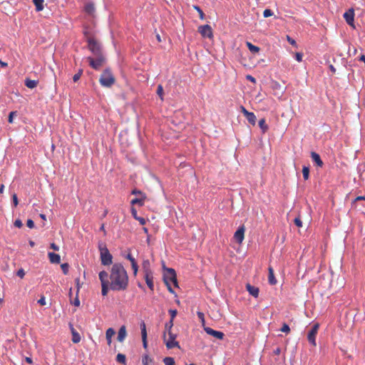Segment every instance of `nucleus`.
<instances>
[{
  "label": "nucleus",
  "mask_w": 365,
  "mask_h": 365,
  "mask_svg": "<svg viewBox=\"0 0 365 365\" xmlns=\"http://www.w3.org/2000/svg\"><path fill=\"white\" fill-rule=\"evenodd\" d=\"M99 279L102 285V294L107 295L109 287L113 290H125L128 287L129 278L128 272L121 263H114L108 274L106 270L99 273Z\"/></svg>",
  "instance_id": "obj_1"
},
{
  "label": "nucleus",
  "mask_w": 365,
  "mask_h": 365,
  "mask_svg": "<svg viewBox=\"0 0 365 365\" xmlns=\"http://www.w3.org/2000/svg\"><path fill=\"white\" fill-rule=\"evenodd\" d=\"M106 58L103 54L101 46L94 37H93V68L98 69L103 66Z\"/></svg>",
  "instance_id": "obj_2"
},
{
  "label": "nucleus",
  "mask_w": 365,
  "mask_h": 365,
  "mask_svg": "<svg viewBox=\"0 0 365 365\" xmlns=\"http://www.w3.org/2000/svg\"><path fill=\"white\" fill-rule=\"evenodd\" d=\"M163 280L168 287L169 292L174 293V289L172 288V284L174 286L178 287V282L175 270L173 269V268H168L165 270L163 274Z\"/></svg>",
  "instance_id": "obj_3"
},
{
  "label": "nucleus",
  "mask_w": 365,
  "mask_h": 365,
  "mask_svg": "<svg viewBox=\"0 0 365 365\" xmlns=\"http://www.w3.org/2000/svg\"><path fill=\"white\" fill-rule=\"evenodd\" d=\"M98 250L102 264L104 265H110L113 262V256L107 248V245L103 242H101L98 245Z\"/></svg>",
  "instance_id": "obj_4"
},
{
  "label": "nucleus",
  "mask_w": 365,
  "mask_h": 365,
  "mask_svg": "<svg viewBox=\"0 0 365 365\" xmlns=\"http://www.w3.org/2000/svg\"><path fill=\"white\" fill-rule=\"evenodd\" d=\"M99 82L102 86L110 87L115 82V78L109 68L104 70L100 76Z\"/></svg>",
  "instance_id": "obj_5"
},
{
  "label": "nucleus",
  "mask_w": 365,
  "mask_h": 365,
  "mask_svg": "<svg viewBox=\"0 0 365 365\" xmlns=\"http://www.w3.org/2000/svg\"><path fill=\"white\" fill-rule=\"evenodd\" d=\"M163 338L167 348L180 347V344L176 340L177 335L172 332V331L168 334H166V332H164Z\"/></svg>",
  "instance_id": "obj_6"
},
{
  "label": "nucleus",
  "mask_w": 365,
  "mask_h": 365,
  "mask_svg": "<svg viewBox=\"0 0 365 365\" xmlns=\"http://www.w3.org/2000/svg\"><path fill=\"white\" fill-rule=\"evenodd\" d=\"M319 324H314L307 334V339L312 346H317L316 336L318 334Z\"/></svg>",
  "instance_id": "obj_7"
},
{
  "label": "nucleus",
  "mask_w": 365,
  "mask_h": 365,
  "mask_svg": "<svg viewBox=\"0 0 365 365\" xmlns=\"http://www.w3.org/2000/svg\"><path fill=\"white\" fill-rule=\"evenodd\" d=\"M198 32H200L203 38H209L210 39L213 38L212 28L210 25H208V24L198 26Z\"/></svg>",
  "instance_id": "obj_8"
},
{
  "label": "nucleus",
  "mask_w": 365,
  "mask_h": 365,
  "mask_svg": "<svg viewBox=\"0 0 365 365\" xmlns=\"http://www.w3.org/2000/svg\"><path fill=\"white\" fill-rule=\"evenodd\" d=\"M240 110L246 117L248 122L251 123V125H255L257 121V117L255 113L249 112V110H247V109H246L245 107H243V106H241Z\"/></svg>",
  "instance_id": "obj_9"
},
{
  "label": "nucleus",
  "mask_w": 365,
  "mask_h": 365,
  "mask_svg": "<svg viewBox=\"0 0 365 365\" xmlns=\"http://www.w3.org/2000/svg\"><path fill=\"white\" fill-rule=\"evenodd\" d=\"M245 227L242 225V226H240L239 228H237V231L234 234V237L235 240L239 242V244H242L245 239Z\"/></svg>",
  "instance_id": "obj_10"
},
{
  "label": "nucleus",
  "mask_w": 365,
  "mask_h": 365,
  "mask_svg": "<svg viewBox=\"0 0 365 365\" xmlns=\"http://www.w3.org/2000/svg\"><path fill=\"white\" fill-rule=\"evenodd\" d=\"M144 278L150 289L153 290L155 285L153 282V274L151 269L146 270V274L144 275Z\"/></svg>",
  "instance_id": "obj_11"
},
{
  "label": "nucleus",
  "mask_w": 365,
  "mask_h": 365,
  "mask_svg": "<svg viewBox=\"0 0 365 365\" xmlns=\"http://www.w3.org/2000/svg\"><path fill=\"white\" fill-rule=\"evenodd\" d=\"M344 17L347 24L354 26V11L351 9L344 12Z\"/></svg>",
  "instance_id": "obj_12"
},
{
  "label": "nucleus",
  "mask_w": 365,
  "mask_h": 365,
  "mask_svg": "<svg viewBox=\"0 0 365 365\" xmlns=\"http://www.w3.org/2000/svg\"><path fill=\"white\" fill-rule=\"evenodd\" d=\"M204 329L207 334L212 335L217 339H223L225 336L223 332H220V331H215V329H212V328L210 327H205Z\"/></svg>",
  "instance_id": "obj_13"
},
{
  "label": "nucleus",
  "mask_w": 365,
  "mask_h": 365,
  "mask_svg": "<svg viewBox=\"0 0 365 365\" xmlns=\"http://www.w3.org/2000/svg\"><path fill=\"white\" fill-rule=\"evenodd\" d=\"M140 329H141V336H142V339H143V347L147 348L148 347L147 329H146V324H145V322L141 323Z\"/></svg>",
  "instance_id": "obj_14"
},
{
  "label": "nucleus",
  "mask_w": 365,
  "mask_h": 365,
  "mask_svg": "<svg viewBox=\"0 0 365 365\" xmlns=\"http://www.w3.org/2000/svg\"><path fill=\"white\" fill-rule=\"evenodd\" d=\"M311 156L312 160L314 162V163L317 164V165L319 167H323L324 163L322 160V158L319 154H317V153H315V151H312Z\"/></svg>",
  "instance_id": "obj_15"
},
{
  "label": "nucleus",
  "mask_w": 365,
  "mask_h": 365,
  "mask_svg": "<svg viewBox=\"0 0 365 365\" xmlns=\"http://www.w3.org/2000/svg\"><path fill=\"white\" fill-rule=\"evenodd\" d=\"M246 289L250 294L255 297H258L259 289H258V287H256V286L251 285V284H247Z\"/></svg>",
  "instance_id": "obj_16"
},
{
  "label": "nucleus",
  "mask_w": 365,
  "mask_h": 365,
  "mask_svg": "<svg viewBox=\"0 0 365 365\" xmlns=\"http://www.w3.org/2000/svg\"><path fill=\"white\" fill-rule=\"evenodd\" d=\"M126 336H127L126 327L123 324V326L120 327V328L118 330V340L120 341V342H123V341L125 340Z\"/></svg>",
  "instance_id": "obj_17"
},
{
  "label": "nucleus",
  "mask_w": 365,
  "mask_h": 365,
  "mask_svg": "<svg viewBox=\"0 0 365 365\" xmlns=\"http://www.w3.org/2000/svg\"><path fill=\"white\" fill-rule=\"evenodd\" d=\"M72 333V341L73 343H78L81 341L80 334L73 328L71 324H69Z\"/></svg>",
  "instance_id": "obj_18"
},
{
  "label": "nucleus",
  "mask_w": 365,
  "mask_h": 365,
  "mask_svg": "<svg viewBox=\"0 0 365 365\" xmlns=\"http://www.w3.org/2000/svg\"><path fill=\"white\" fill-rule=\"evenodd\" d=\"M146 198L145 193L143 192L142 195H140V197H135L131 201L132 204H138V205H144V201Z\"/></svg>",
  "instance_id": "obj_19"
},
{
  "label": "nucleus",
  "mask_w": 365,
  "mask_h": 365,
  "mask_svg": "<svg viewBox=\"0 0 365 365\" xmlns=\"http://www.w3.org/2000/svg\"><path fill=\"white\" fill-rule=\"evenodd\" d=\"M48 258L51 263L54 264H58L61 261L60 255L58 254H56L54 252H49L48 253Z\"/></svg>",
  "instance_id": "obj_20"
},
{
  "label": "nucleus",
  "mask_w": 365,
  "mask_h": 365,
  "mask_svg": "<svg viewBox=\"0 0 365 365\" xmlns=\"http://www.w3.org/2000/svg\"><path fill=\"white\" fill-rule=\"evenodd\" d=\"M38 83V81L36 80H31L29 78H26L24 81V84L26 87L29 88H34L37 86Z\"/></svg>",
  "instance_id": "obj_21"
},
{
  "label": "nucleus",
  "mask_w": 365,
  "mask_h": 365,
  "mask_svg": "<svg viewBox=\"0 0 365 365\" xmlns=\"http://www.w3.org/2000/svg\"><path fill=\"white\" fill-rule=\"evenodd\" d=\"M268 280L271 284H276L277 279L275 278L274 272L272 267H269Z\"/></svg>",
  "instance_id": "obj_22"
},
{
  "label": "nucleus",
  "mask_w": 365,
  "mask_h": 365,
  "mask_svg": "<svg viewBox=\"0 0 365 365\" xmlns=\"http://www.w3.org/2000/svg\"><path fill=\"white\" fill-rule=\"evenodd\" d=\"M115 331L114 328H108L106 331V339L108 344H110L112 341V336L115 335Z\"/></svg>",
  "instance_id": "obj_23"
},
{
  "label": "nucleus",
  "mask_w": 365,
  "mask_h": 365,
  "mask_svg": "<svg viewBox=\"0 0 365 365\" xmlns=\"http://www.w3.org/2000/svg\"><path fill=\"white\" fill-rule=\"evenodd\" d=\"M33 2L36 6V10L37 11H41L43 9L44 0H33Z\"/></svg>",
  "instance_id": "obj_24"
},
{
  "label": "nucleus",
  "mask_w": 365,
  "mask_h": 365,
  "mask_svg": "<svg viewBox=\"0 0 365 365\" xmlns=\"http://www.w3.org/2000/svg\"><path fill=\"white\" fill-rule=\"evenodd\" d=\"M246 46L251 52H253V53H257V52L260 51V48L257 47V46H254L251 42H246Z\"/></svg>",
  "instance_id": "obj_25"
},
{
  "label": "nucleus",
  "mask_w": 365,
  "mask_h": 365,
  "mask_svg": "<svg viewBox=\"0 0 365 365\" xmlns=\"http://www.w3.org/2000/svg\"><path fill=\"white\" fill-rule=\"evenodd\" d=\"M259 128L262 129V132L265 133L269 129L268 125L266 123L265 119H260L258 122Z\"/></svg>",
  "instance_id": "obj_26"
},
{
  "label": "nucleus",
  "mask_w": 365,
  "mask_h": 365,
  "mask_svg": "<svg viewBox=\"0 0 365 365\" xmlns=\"http://www.w3.org/2000/svg\"><path fill=\"white\" fill-rule=\"evenodd\" d=\"M116 360L118 361V363L126 365V356L124 355V354H118L116 356Z\"/></svg>",
  "instance_id": "obj_27"
},
{
  "label": "nucleus",
  "mask_w": 365,
  "mask_h": 365,
  "mask_svg": "<svg viewBox=\"0 0 365 365\" xmlns=\"http://www.w3.org/2000/svg\"><path fill=\"white\" fill-rule=\"evenodd\" d=\"M193 9H195L199 13L201 20H204V19H205V13L203 12L202 9H201L200 7H199V6H197V4H194Z\"/></svg>",
  "instance_id": "obj_28"
},
{
  "label": "nucleus",
  "mask_w": 365,
  "mask_h": 365,
  "mask_svg": "<svg viewBox=\"0 0 365 365\" xmlns=\"http://www.w3.org/2000/svg\"><path fill=\"white\" fill-rule=\"evenodd\" d=\"M173 326V322H172V320L170 319V320L168 321V322H166V324L165 325V330H164V331L166 332V335H168L169 331H170V330H172Z\"/></svg>",
  "instance_id": "obj_29"
},
{
  "label": "nucleus",
  "mask_w": 365,
  "mask_h": 365,
  "mask_svg": "<svg viewBox=\"0 0 365 365\" xmlns=\"http://www.w3.org/2000/svg\"><path fill=\"white\" fill-rule=\"evenodd\" d=\"M309 173H310V170H309V167L304 166L302 168V175H303V178L305 180H308V178L309 177Z\"/></svg>",
  "instance_id": "obj_30"
},
{
  "label": "nucleus",
  "mask_w": 365,
  "mask_h": 365,
  "mask_svg": "<svg viewBox=\"0 0 365 365\" xmlns=\"http://www.w3.org/2000/svg\"><path fill=\"white\" fill-rule=\"evenodd\" d=\"M163 362L165 365H173V364H175V359L173 357H165L163 359Z\"/></svg>",
  "instance_id": "obj_31"
},
{
  "label": "nucleus",
  "mask_w": 365,
  "mask_h": 365,
  "mask_svg": "<svg viewBox=\"0 0 365 365\" xmlns=\"http://www.w3.org/2000/svg\"><path fill=\"white\" fill-rule=\"evenodd\" d=\"M150 262H149V259H145L143 262V272H144V274H146V270H148V269H150Z\"/></svg>",
  "instance_id": "obj_32"
},
{
  "label": "nucleus",
  "mask_w": 365,
  "mask_h": 365,
  "mask_svg": "<svg viewBox=\"0 0 365 365\" xmlns=\"http://www.w3.org/2000/svg\"><path fill=\"white\" fill-rule=\"evenodd\" d=\"M197 316L198 317L200 321L202 322V325H205V317L204 312H197Z\"/></svg>",
  "instance_id": "obj_33"
},
{
  "label": "nucleus",
  "mask_w": 365,
  "mask_h": 365,
  "mask_svg": "<svg viewBox=\"0 0 365 365\" xmlns=\"http://www.w3.org/2000/svg\"><path fill=\"white\" fill-rule=\"evenodd\" d=\"M169 313L170 314V319H171L172 322H173L175 317H176V316H177L178 310H176V309H170Z\"/></svg>",
  "instance_id": "obj_34"
},
{
  "label": "nucleus",
  "mask_w": 365,
  "mask_h": 365,
  "mask_svg": "<svg viewBox=\"0 0 365 365\" xmlns=\"http://www.w3.org/2000/svg\"><path fill=\"white\" fill-rule=\"evenodd\" d=\"M138 267H138V265L137 264L136 259L134 257V259H133V264H132V269H133L134 274H137L138 271Z\"/></svg>",
  "instance_id": "obj_35"
},
{
  "label": "nucleus",
  "mask_w": 365,
  "mask_h": 365,
  "mask_svg": "<svg viewBox=\"0 0 365 365\" xmlns=\"http://www.w3.org/2000/svg\"><path fill=\"white\" fill-rule=\"evenodd\" d=\"M61 267L62 269V271L63 272L64 274H67L68 272V268H69V265L68 263H63L61 265Z\"/></svg>",
  "instance_id": "obj_36"
},
{
  "label": "nucleus",
  "mask_w": 365,
  "mask_h": 365,
  "mask_svg": "<svg viewBox=\"0 0 365 365\" xmlns=\"http://www.w3.org/2000/svg\"><path fill=\"white\" fill-rule=\"evenodd\" d=\"M272 15H274V11H272V9H267L264 10L263 16L264 17L272 16Z\"/></svg>",
  "instance_id": "obj_37"
},
{
  "label": "nucleus",
  "mask_w": 365,
  "mask_h": 365,
  "mask_svg": "<svg viewBox=\"0 0 365 365\" xmlns=\"http://www.w3.org/2000/svg\"><path fill=\"white\" fill-rule=\"evenodd\" d=\"M281 331H283L284 333H289L290 327H289V324H283L281 327Z\"/></svg>",
  "instance_id": "obj_38"
},
{
  "label": "nucleus",
  "mask_w": 365,
  "mask_h": 365,
  "mask_svg": "<svg viewBox=\"0 0 365 365\" xmlns=\"http://www.w3.org/2000/svg\"><path fill=\"white\" fill-rule=\"evenodd\" d=\"M294 223L297 227H302V225H303V222H302L301 218L299 217V216H298L297 217L294 218Z\"/></svg>",
  "instance_id": "obj_39"
},
{
  "label": "nucleus",
  "mask_w": 365,
  "mask_h": 365,
  "mask_svg": "<svg viewBox=\"0 0 365 365\" xmlns=\"http://www.w3.org/2000/svg\"><path fill=\"white\" fill-rule=\"evenodd\" d=\"M81 74H82V70H79L78 72L77 73H76L73 76V80L74 82H76L79 80V78H81Z\"/></svg>",
  "instance_id": "obj_40"
},
{
  "label": "nucleus",
  "mask_w": 365,
  "mask_h": 365,
  "mask_svg": "<svg viewBox=\"0 0 365 365\" xmlns=\"http://www.w3.org/2000/svg\"><path fill=\"white\" fill-rule=\"evenodd\" d=\"M16 115V111H11L9 115V119L8 121L9 123H13L14 117Z\"/></svg>",
  "instance_id": "obj_41"
},
{
  "label": "nucleus",
  "mask_w": 365,
  "mask_h": 365,
  "mask_svg": "<svg viewBox=\"0 0 365 365\" xmlns=\"http://www.w3.org/2000/svg\"><path fill=\"white\" fill-rule=\"evenodd\" d=\"M16 275L21 279L24 278V277L25 276V272H24V269H22V268L19 269L16 272Z\"/></svg>",
  "instance_id": "obj_42"
},
{
  "label": "nucleus",
  "mask_w": 365,
  "mask_h": 365,
  "mask_svg": "<svg viewBox=\"0 0 365 365\" xmlns=\"http://www.w3.org/2000/svg\"><path fill=\"white\" fill-rule=\"evenodd\" d=\"M14 226L18 227V228H21L22 226H23V224H22V222L21 220L19 219H16L15 221H14Z\"/></svg>",
  "instance_id": "obj_43"
},
{
  "label": "nucleus",
  "mask_w": 365,
  "mask_h": 365,
  "mask_svg": "<svg viewBox=\"0 0 365 365\" xmlns=\"http://www.w3.org/2000/svg\"><path fill=\"white\" fill-rule=\"evenodd\" d=\"M157 93L160 96V97L163 98V86H158Z\"/></svg>",
  "instance_id": "obj_44"
},
{
  "label": "nucleus",
  "mask_w": 365,
  "mask_h": 365,
  "mask_svg": "<svg viewBox=\"0 0 365 365\" xmlns=\"http://www.w3.org/2000/svg\"><path fill=\"white\" fill-rule=\"evenodd\" d=\"M26 225L28 227L32 229L34 227V222L31 219H29L27 221H26Z\"/></svg>",
  "instance_id": "obj_45"
},
{
  "label": "nucleus",
  "mask_w": 365,
  "mask_h": 365,
  "mask_svg": "<svg viewBox=\"0 0 365 365\" xmlns=\"http://www.w3.org/2000/svg\"><path fill=\"white\" fill-rule=\"evenodd\" d=\"M12 200H13V202H14V206L16 207L18 205V203H19L18 197H17L16 194L14 193L12 195Z\"/></svg>",
  "instance_id": "obj_46"
},
{
  "label": "nucleus",
  "mask_w": 365,
  "mask_h": 365,
  "mask_svg": "<svg viewBox=\"0 0 365 365\" xmlns=\"http://www.w3.org/2000/svg\"><path fill=\"white\" fill-rule=\"evenodd\" d=\"M136 220H138L140 225H145V223H146L145 219H144V217H142V216H138L136 217Z\"/></svg>",
  "instance_id": "obj_47"
},
{
  "label": "nucleus",
  "mask_w": 365,
  "mask_h": 365,
  "mask_svg": "<svg viewBox=\"0 0 365 365\" xmlns=\"http://www.w3.org/2000/svg\"><path fill=\"white\" fill-rule=\"evenodd\" d=\"M296 59L298 62H301L303 59V54L302 53H296Z\"/></svg>",
  "instance_id": "obj_48"
},
{
  "label": "nucleus",
  "mask_w": 365,
  "mask_h": 365,
  "mask_svg": "<svg viewBox=\"0 0 365 365\" xmlns=\"http://www.w3.org/2000/svg\"><path fill=\"white\" fill-rule=\"evenodd\" d=\"M38 303L41 304V306H43L46 304V299L44 297H41L38 300Z\"/></svg>",
  "instance_id": "obj_49"
},
{
  "label": "nucleus",
  "mask_w": 365,
  "mask_h": 365,
  "mask_svg": "<svg viewBox=\"0 0 365 365\" xmlns=\"http://www.w3.org/2000/svg\"><path fill=\"white\" fill-rule=\"evenodd\" d=\"M88 47L89 49H91V36L89 35L86 36Z\"/></svg>",
  "instance_id": "obj_50"
},
{
  "label": "nucleus",
  "mask_w": 365,
  "mask_h": 365,
  "mask_svg": "<svg viewBox=\"0 0 365 365\" xmlns=\"http://www.w3.org/2000/svg\"><path fill=\"white\" fill-rule=\"evenodd\" d=\"M287 38L289 43H291L292 45H296L297 42L294 41V39L292 38L290 36H287Z\"/></svg>",
  "instance_id": "obj_51"
},
{
  "label": "nucleus",
  "mask_w": 365,
  "mask_h": 365,
  "mask_svg": "<svg viewBox=\"0 0 365 365\" xmlns=\"http://www.w3.org/2000/svg\"><path fill=\"white\" fill-rule=\"evenodd\" d=\"M149 357L148 356H144L143 359V362L144 365H148V364Z\"/></svg>",
  "instance_id": "obj_52"
},
{
  "label": "nucleus",
  "mask_w": 365,
  "mask_h": 365,
  "mask_svg": "<svg viewBox=\"0 0 365 365\" xmlns=\"http://www.w3.org/2000/svg\"><path fill=\"white\" fill-rule=\"evenodd\" d=\"M246 78H247V80H250V81L256 82L255 78V77H252V76H251V74H248V75L246 76Z\"/></svg>",
  "instance_id": "obj_53"
},
{
  "label": "nucleus",
  "mask_w": 365,
  "mask_h": 365,
  "mask_svg": "<svg viewBox=\"0 0 365 365\" xmlns=\"http://www.w3.org/2000/svg\"><path fill=\"white\" fill-rule=\"evenodd\" d=\"M85 9H86V11L88 13H91V4H88L86 6Z\"/></svg>",
  "instance_id": "obj_54"
},
{
  "label": "nucleus",
  "mask_w": 365,
  "mask_h": 365,
  "mask_svg": "<svg viewBox=\"0 0 365 365\" xmlns=\"http://www.w3.org/2000/svg\"><path fill=\"white\" fill-rule=\"evenodd\" d=\"M126 258H128V260H130V262H131V265H132L133 259H134L133 256L131 255V254H128V255L126 256Z\"/></svg>",
  "instance_id": "obj_55"
},
{
  "label": "nucleus",
  "mask_w": 365,
  "mask_h": 365,
  "mask_svg": "<svg viewBox=\"0 0 365 365\" xmlns=\"http://www.w3.org/2000/svg\"><path fill=\"white\" fill-rule=\"evenodd\" d=\"M51 248L56 251H58L59 249L58 247L55 243L51 244Z\"/></svg>",
  "instance_id": "obj_56"
},
{
  "label": "nucleus",
  "mask_w": 365,
  "mask_h": 365,
  "mask_svg": "<svg viewBox=\"0 0 365 365\" xmlns=\"http://www.w3.org/2000/svg\"><path fill=\"white\" fill-rule=\"evenodd\" d=\"M274 354H280L281 353V349L280 347H277L274 351H273Z\"/></svg>",
  "instance_id": "obj_57"
},
{
  "label": "nucleus",
  "mask_w": 365,
  "mask_h": 365,
  "mask_svg": "<svg viewBox=\"0 0 365 365\" xmlns=\"http://www.w3.org/2000/svg\"><path fill=\"white\" fill-rule=\"evenodd\" d=\"M132 194H143V192L140 190L134 189L132 190Z\"/></svg>",
  "instance_id": "obj_58"
},
{
  "label": "nucleus",
  "mask_w": 365,
  "mask_h": 365,
  "mask_svg": "<svg viewBox=\"0 0 365 365\" xmlns=\"http://www.w3.org/2000/svg\"><path fill=\"white\" fill-rule=\"evenodd\" d=\"M356 200H365V196L356 197L354 202H356Z\"/></svg>",
  "instance_id": "obj_59"
},
{
  "label": "nucleus",
  "mask_w": 365,
  "mask_h": 365,
  "mask_svg": "<svg viewBox=\"0 0 365 365\" xmlns=\"http://www.w3.org/2000/svg\"><path fill=\"white\" fill-rule=\"evenodd\" d=\"M132 215L137 220V217H138V215H137V210H135V208L132 209Z\"/></svg>",
  "instance_id": "obj_60"
},
{
  "label": "nucleus",
  "mask_w": 365,
  "mask_h": 365,
  "mask_svg": "<svg viewBox=\"0 0 365 365\" xmlns=\"http://www.w3.org/2000/svg\"><path fill=\"white\" fill-rule=\"evenodd\" d=\"M0 66L1 67H6L8 66V63L0 60Z\"/></svg>",
  "instance_id": "obj_61"
},
{
  "label": "nucleus",
  "mask_w": 365,
  "mask_h": 365,
  "mask_svg": "<svg viewBox=\"0 0 365 365\" xmlns=\"http://www.w3.org/2000/svg\"><path fill=\"white\" fill-rule=\"evenodd\" d=\"M74 305L77 307L80 305V301L78 298H76V299L74 300Z\"/></svg>",
  "instance_id": "obj_62"
},
{
  "label": "nucleus",
  "mask_w": 365,
  "mask_h": 365,
  "mask_svg": "<svg viewBox=\"0 0 365 365\" xmlns=\"http://www.w3.org/2000/svg\"><path fill=\"white\" fill-rule=\"evenodd\" d=\"M26 361L29 364H32V359L30 357H26L25 359Z\"/></svg>",
  "instance_id": "obj_63"
},
{
  "label": "nucleus",
  "mask_w": 365,
  "mask_h": 365,
  "mask_svg": "<svg viewBox=\"0 0 365 365\" xmlns=\"http://www.w3.org/2000/svg\"><path fill=\"white\" fill-rule=\"evenodd\" d=\"M360 61H363L365 63V55H361L359 58Z\"/></svg>",
  "instance_id": "obj_64"
}]
</instances>
